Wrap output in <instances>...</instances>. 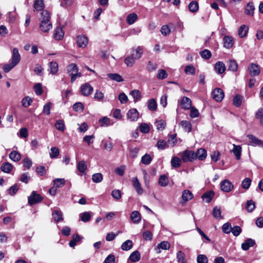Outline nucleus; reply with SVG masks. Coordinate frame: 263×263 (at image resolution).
I'll list each match as a JSON object with an SVG mask.
<instances>
[{
	"label": "nucleus",
	"instance_id": "nucleus-42",
	"mask_svg": "<svg viewBox=\"0 0 263 263\" xmlns=\"http://www.w3.org/2000/svg\"><path fill=\"white\" fill-rule=\"evenodd\" d=\"M129 95L133 97L135 102L139 100L141 98V92L138 90L135 89L131 91Z\"/></svg>",
	"mask_w": 263,
	"mask_h": 263
},
{
	"label": "nucleus",
	"instance_id": "nucleus-35",
	"mask_svg": "<svg viewBox=\"0 0 263 263\" xmlns=\"http://www.w3.org/2000/svg\"><path fill=\"white\" fill-rule=\"evenodd\" d=\"M107 76L111 80L117 82H121L124 81L121 76L118 73H108Z\"/></svg>",
	"mask_w": 263,
	"mask_h": 263
},
{
	"label": "nucleus",
	"instance_id": "nucleus-34",
	"mask_svg": "<svg viewBox=\"0 0 263 263\" xmlns=\"http://www.w3.org/2000/svg\"><path fill=\"white\" fill-rule=\"evenodd\" d=\"M50 15L49 12L46 10H43L41 13L40 21H45L46 22L50 21Z\"/></svg>",
	"mask_w": 263,
	"mask_h": 263
},
{
	"label": "nucleus",
	"instance_id": "nucleus-54",
	"mask_svg": "<svg viewBox=\"0 0 263 263\" xmlns=\"http://www.w3.org/2000/svg\"><path fill=\"white\" fill-rule=\"evenodd\" d=\"M232 227L230 223L227 222L222 226V231L224 233L229 234L232 231Z\"/></svg>",
	"mask_w": 263,
	"mask_h": 263
},
{
	"label": "nucleus",
	"instance_id": "nucleus-64",
	"mask_svg": "<svg viewBox=\"0 0 263 263\" xmlns=\"http://www.w3.org/2000/svg\"><path fill=\"white\" fill-rule=\"evenodd\" d=\"M197 263H208V259L205 255L200 254L197 257Z\"/></svg>",
	"mask_w": 263,
	"mask_h": 263
},
{
	"label": "nucleus",
	"instance_id": "nucleus-6",
	"mask_svg": "<svg viewBox=\"0 0 263 263\" xmlns=\"http://www.w3.org/2000/svg\"><path fill=\"white\" fill-rule=\"evenodd\" d=\"M233 186L232 183L227 179L224 180L220 183V189L224 192H230L233 189Z\"/></svg>",
	"mask_w": 263,
	"mask_h": 263
},
{
	"label": "nucleus",
	"instance_id": "nucleus-30",
	"mask_svg": "<svg viewBox=\"0 0 263 263\" xmlns=\"http://www.w3.org/2000/svg\"><path fill=\"white\" fill-rule=\"evenodd\" d=\"M255 8L252 2H249L246 6L245 12L247 15L253 16Z\"/></svg>",
	"mask_w": 263,
	"mask_h": 263
},
{
	"label": "nucleus",
	"instance_id": "nucleus-29",
	"mask_svg": "<svg viewBox=\"0 0 263 263\" xmlns=\"http://www.w3.org/2000/svg\"><path fill=\"white\" fill-rule=\"evenodd\" d=\"M9 156L10 159L15 162L18 161L21 159V155L20 153L16 151H13L11 152Z\"/></svg>",
	"mask_w": 263,
	"mask_h": 263
},
{
	"label": "nucleus",
	"instance_id": "nucleus-27",
	"mask_svg": "<svg viewBox=\"0 0 263 263\" xmlns=\"http://www.w3.org/2000/svg\"><path fill=\"white\" fill-rule=\"evenodd\" d=\"M53 218L56 222H58L63 220V214L61 211L54 210L52 213Z\"/></svg>",
	"mask_w": 263,
	"mask_h": 263
},
{
	"label": "nucleus",
	"instance_id": "nucleus-63",
	"mask_svg": "<svg viewBox=\"0 0 263 263\" xmlns=\"http://www.w3.org/2000/svg\"><path fill=\"white\" fill-rule=\"evenodd\" d=\"M54 185L56 187H61L65 184V181L64 179L58 178L54 180Z\"/></svg>",
	"mask_w": 263,
	"mask_h": 263
},
{
	"label": "nucleus",
	"instance_id": "nucleus-33",
	"mask_svg": "<svg viewBox=\"0 0 263 263\" xmlns=\"http://www.w3.org/2000/svg\"><path fill=\"white\" fill-rule=\"evenodd\" d=\"M50 73L54 74L57 73L59 69L58 64L55 62H51L49 63Z\"/></svg>",
	"mask_w": 263,
	"mask_h": 263
},
{
	"label": "nucleus",
	"instance_id": "nucleus-14",
	"mask_svg": "<svg viewBox=\"0 0 263 263\" xmlns=\"http://www.w3.org/2000/svg\"><path fill=\"white\" fill-rule=\"evenodd\" d=\"M21 60V56L18 52V50L14 48L12 51V57L11 58V63L14 65H16Z\"/></svg>",
	"mask_w": 263,
	"mask_h": 263
},
{
	"label": "nucleus",
	"instance_id": "nucleus-24",
	"mask_svg": "<svg viewBox=\"0 0 263 263\" xmlns=\"http://www.w3.org/2000/svg\"><path fill=\"white\" fill-rule=\"evenodd\" d=\"M233 148L232 150V153L236 157V159L239 160L240 158L241 153V147L240 145L233 144Z\"/></svg>",
	"mask_w": 263,
	"mask_h": 263
},
{
	"label": "nucleus",
	"instance_id": "nucleus-23",
	"mask_svg": "<svg viewBox=\"0 0 263 263\" xmlns=\"http://www.w3.org/2000/svg\"><path fill=\"white\" fill-rule=\"evenodd\" d=\"M141 255L138 251H135L131 253L129 259L133 262H138L140 260Z\"/></svg>",
	"mask_w": 263,
	"mask_h": 263
},
{
	"label": "nucleus",
	"instance_id": "nucleus-4",
	"mask_svg": "<svg viewBox=\"0 0 263 263\" xmlns=\"http://www.w3.org/2000/svg\"><path fill=\"white\" fill-rule=\"evenodd\" d=\"M247 137L249 139V144L253 146H258L263 148V141L258 139L252 135H248Z\"/></svg>",
	"mask_w": 263,
	"mask_h": 263
},
{
	"label": "nucleus",
	"instance_id": "nucleus-45",
	"mask_svg": "<svg viewBox=\"0 0 263 263\" xmlns=\"http://www.w3.org/2000/svg\"><path fill=\"white\" fill-rule=\"evenodd\" d=\"M77 169L81 173H84L87 169V165L86 162L82 160L77 162Z\"/></svg>",
	"mask_w": 263,
	"mask_h": 263
},
{
	"label": "nucleus",
	"instance_id": "nucleus-62",
	"mask_svg": "<svg viewBox=\"0 0 263 263\" xmlns=\"http://www.w3.org/2000/svg\"><path fill=\"white\" fill-rule=\"evenodd\" d=\"M159 184L161 186H166L168 184V179L165 175H161L159 179Z\"/></svg>",
	"mask_w": 263,
	"mask_h": 263
},
{
	"label": "nucleus",
	"instance_id": "nucleus-1",
	"mask_svg": "<svg viewBox=\"0 0 263 263\" xmlns=\"http://www.w3.org/2000/svg\"><path fill=\"white\" fill-rule=\"evenodd\" d=\"M67 71L71 76V83H73L77 78L82 76V74L78 72V67L75 64H69L67 67Z\"/></svg>",
	"mask_w": 263,
	"mask_h": 263
},
{
	"label": "nucleus",
	"instance_id": "nucleus-38",
	"mask_svg": "<svg viewBox=\"0 0 263 263\" xmlns=\"http://www.w3.org/2000/svg\"><path fill=\"white\" fill-rule=\"evenodd\" d=\"M214 196V192L212 191H210L203 194V195L202 196V198L205 202H206V203H209L211 201Z\"/></svg>",
	"mask_w": 263,
	"mask_h": 263
},
{
	"label": "nucleus",
	"instance_id": "nucleus-59",
	"mask_svg": "<svg viewBox=\"0 0 263 263\" xmlns=\"http://www.w3.org/2000/svg\"><path fill=\"white\" fill-rule=\"evenodd\" d=\"M251 183V180L249 178H246L241 182V187L246 190L248 189Z\"/></svg>",
	"mask_w": 263,
	"mask_h": 263
},
{
	"label": "nucleus",
	"instance_id": "nucleus-32",
	"mask_svg": "<svg viewBox=\"0 0 263 263\" xmlns=\"http://www.w3.org/2000/svg\"><path fill=\"white\" fill-rule=\"evenodd\" d=\"M99 123L102 127H107L111 125L110 119L107 117H103L100 119L99 120Z\"/></svg>",
	"mask_w": 263,
	"mask_h": 263
},
{
	"label": "nucleus",
	"instance_id": "nucleus-40",
	"mask_svg": "<svg viewBox=\"0 0 263 263\" xmlns=\"http://www.w3.org/2000/svg\"><path fill=\"white\" fill-rule=\"evenodd\" d=\"M133 246L132 240H127L124 241L121 245V249L124 251H128L130 250Z\"/></svg>",
	"mask_w": 263,
	"mask_h": 263
},
{
	"label": "nucleus",
	"instance_id": "nucleus-5",
	"mask_svg": "<svg viewBox=\"0 0 263 263\" xmlns=\"http://www.w3.org/2000/svg\"><path fill=\"white\" fill-rule=\"evenodd\" d=\"M212 97L217 102H221L223 99L224 92L221 88H216L212 92Z\"/></svg>",
	"mask_w": 263,
	"mask_h": 263
},
{
	"label": "nucleus",
	"instance_id": "nucleus-26",
	"mask_svg": "<svg viewBox=\"0 0 263 263\" xmlns=\"http://www.w3.org/2000/svg\"><path fill=\"white\" fill-rule=\"evenodd\" d=\"M143 53V49L142 47L138 46L135 50H133L131 54L136 59H139Z\"/></svg>",
	"mask_w": 263,
	"mask_h": 263
},
{
	"label": "nucleus",
	"instance_id": "nucleus-58",
	"mask_svg": "<svg viewBox=\"0 0 263 263\" xmlns=\"http://www.w3.org/2000/svg\"><path fill=\"white\" fill-rule=\"evenodd\" d=\"M32 102V100L29 97H26L24 98H23L22 100V105L24 107H29L31 105Z\"/></svg>",
	"mask_w": 263,
	"mask_h": 263
},
{
	"label": "nucleus",
	"instance_id": "nucleus-37",
	"mask_svg": "<svg viewBox=\"0 0 263 263\" xmlns=\"http://www.w3.org/2000/svg\"><path fill=\"white\" fill-rule=\"evenodd\" d=\"M180 124L184 131L188 133L191 131L192 125L189 121L183 120L180 122Z\"/></svg>",
	"mask_w": 263,
	"mask_h": 263
},
{
	"label": "nucleus",
	"instance_id": "nucleus-31",
	"mask_svg": "<svg viewBox=\"0 0 263 263\" xmlns=\"http://www.w3.org/2000/svg\"><path fill=\"white\" fill-rule=\"evenodd\" d=\"M82 237L78 234H74L72 236V239L69 242V245L72 248H74L77 242L81 241Z\"/></svg>",
	"mask_w": 263,
	"mask_h": 263
},
{
	"label": "nucleus",
	"instance_id": "nucleus-22",
	"mask_svg": "<svg viewBox=\"0 0 263 263\" xmlns=\"http://www.w3.org/2000/svg\"><path fill=\"white\" fill-rule=\"evenodd\" d=\"M193 198L192 193L187 190H184L182 193V199L184 202L192 199Z\"/></svg>",
	"mask_w": 263,
	"mask_h": 263
},
{
	"label": "nucleus",
	"instance_id": "nucleus-44",
	"mask_svg": "<svg viewBox=\"0 0 263 263\" xmlns=\"http://www.w3.org/2000/svg\"><path fill=\"white\" fill-rule=\"evenodd\" d=\"M12 167L13 166L11 163L6 162L1 166V170L5 173H9L11 171Z\"/></svg>",
	"mask_w": 263,
	"mask_h": 263
},
{
	"label": "nucleus",
	"instance_id": "nucleus-25",
	"mask_svg": "<svg viewBox=\"0 0 263 263\" xmlns=\"http://www.w3.org/2000/svg\"><path fill=\"white\" fill-rule=\"evenodd\" d=\"M195 155L197 156V158H198L200 160H204L207 156L206 151L204 148L198 149Z\"/></svg>",
	"mask_w": 263,
	"mask_h": 263
},
{
	"label": "nucleus",
	"instance_id": "nucleus-36",
	"mask_svg": "<svg viewBox=\"0 0 263 263\" xmlns=\"http://www.w3.org/2000/svg\"><path fill=\"white\" fill-rule=\"evenodd\" d=\"M138 18V15L135 13H132L127 15L126 17V22L129 25L134 24Z\"/></svg>",
	"mask_w": 263,
	"mask_h": 263
},
{
	"label": "nucleus",
	"instance_id": "nucleus-53",
	"mask_svg": "<svg viewBox=\"0 0 263 263\" xmlns=\"http://www.w3.org/2000/svg\"><path fill=\"white\" fill-rule=\"evenodd\" d=\"M49 154L51 158H57L60 154L59 149L55 146L51 147V152Z\"/></svg>",
	"mask_w": 263,
	"mask_h": 263
},
{
	"label": "nucleus",
	"instance_id": "nucleus-61",
	"mask_svg": "<svg viewBox=\"0 0 263 263\" xmlns=\"http://www.w3.org/2000/svg\"><path fill=\"white\" fill-rule=\"evenodd\" d=\"M184 71L186 74L193 75L195 73V69L193 65H189L185 67Z\"/></svg>",
	"mask_w": 263,
	"mask_h": 263
},
{
	"label": "nucleus",
	"instance_id": "nucleus-20",
	"mask_svg": "<svg viewBox=\"0 0 263 263\" xmlns=\"http://www.w3.org/2000/svg\"><path fill=\"white\" fill-rule=\"evenodd\" d=\"M249 30V27L246 25H241L238 31V35L240 37H245L247 35Z\"/></svg>",
	"mask_w": 263,
	"mask_h": 263
},
{
	"label": "nucleus",
	"instance_id": "nucleus-15",
	"mask_svg": "<svg viewBox=\"0 0 263 263\" xmlns=\"http://www.w3.org/2000/svg\"><path fill=\"white\" fill-rule=\"evenodd\" d=\"M223 41L224 47L227 49L231 48L233 46L234 43L233 38L232 36L229 35L225 36L223 37Z\"/></svg>",
	"mask_w": 263,
	"mask_h": 263
},
{
	"label": "nucleus",
	"instance_id": "nucleus-18",
	"mask_svg": "<svg viewBox=\"0 0 263 263\" xmlns=\"http://www.w3.org/2000/svg\"><path fill=\"white\" fill-rule=\"evenodd\" d=\"M215 69L218 74L223 73L226 70L224 64L221 61L216 62L215 64Z\"/></svg>",
	"mask_w": 263,
	"mask_h": 263
},
{
	"label": "nucleus",
	"instance_id": "nucleus-12",
	"mask_svg": "<svg viewBox=\"0 0 263 263\" xmlns=\"http://www.w3.org/2000/svg\"><path fill=\"white\" fill-rule=\"evenodd\" d=\"M133 185L137 193L139 195H142L143 193V190L142 188L140 183L137 177H134L132 180Z\"/></svg>",
	"mask_w": 263,
	"mask_h": 263
},
{
	"label": "nucleus",
	"instance_id": "nucleus-46",
	"mask_svg": "<svg viewBox=\"0 0 263 263\" xmlns=\"http://www.w3.org/2000/svg\"><path fill=\"white\" fill-rule=\"evenodd\" d=\"M136 59L132 54L124 59V63L128 67H132L135 63Z\"/></svg>",
	"mask_w": 263,
	"mask_h": 263
},
{
	"label": "nucleus",
	"instance_id": "nucleus-9",
	"mask_svg": "<svg viewBox=\"0 0 263 263\" xmlns=\"http://www.w3.org/2000/svg\"><path fill=\"white\" fill-rule=\"evenodd\" d=\"M180 105L184 109H189L192 107V101L188 97H184L180 101Z\"/></svg>",
	"mask_w": 263,
	"mask_h": 263
},
{
	"label": "nucleus",
	"instance_id": "nucleus-2",
	"mask_svg": "<svg viewBox=\"0 0 263 263\" xmlns=\"http://www.w3.org/2000/svg\"><path fill=\"white\" fill-rule=\"evenodd\" d=\"M197 158L195 153L192 151L186 150L183 152L182 160L183 162L192 161Z\"/></svg>",
	"mask_w": 263,
	"mask_h": 263
},
{
	"label": "nucleus",
	"instance_id": "nucleus-10",
	"mask_svg": "<svg viewBox=\"0 0 263 263\" xmlns=\"http://www.w3.org/2000/svg\"><path fill=\"white\" fill-rule=\"evenodd\" d=\"M92 91L93 88L88 83L84 84L81 87V91L83 96H88Z\"/></svg>",
	"mask_w": 263,
	"mask_h": 263
},
{
	"label": "nucleus",
	"instance_id": "nucleus-41",
	"mask_svg": "<svg viewBox=\"0 0 263 263\" xmlns=\"http://www.w3.org/2000/svg\"><path fill=\"white\" fill-rule=\"evenodd\" d=\"M188 7L190 12H196L199 9L198 3L196 1H192L189 4Z\"/></svg>",
	"mask_w": 263,
	"mask_h": 263
},
{
	"label": "nucleus",
	"instance_id": "nucleus-8",
	"mask_svg": "<svg viewBox=\"0 0 263 263\" xmlns=\"http://www.w3.org/2000/svg\"><path fill=\"white\" fill-rule=\"evenodd\" d=\"M77 43L79 47L85 48L88 44V40L86 36L80 35L77 37Z\"/></svg>",
	"mask_w": 263,
	"mask_h": 263
},
{
	"label": "nucleus",
	"instance_id": "nucleus-3",
	"mask_svg": "<svg viewBox=\"0 0 263 263\" xmlns=\"http://www.w3.org/2000/svg\"><path fill=\"white\" fill-rule=\"evenodd\" d=\"M43 200V197L40 195L36 194L35 191H33L31 194L28 197V203L30 205L36 204Z\"/></svg>",
	"mask_w": 263,
	"mask_h": 263
},
{
	"label": "nucleus",
	"instance_id": "nucleus-17",
	"mask_svg": "<svg viewBox=\"0 0 263 263\" xmlns=\"http://www.w3.org/2000/svg\"><path fill=\"white\" fill-rule=\"evenodd\" d=\"M170 247V243L168 241H163L157 245V248L156 249L157 250H159L158 251H157V253H159L161 252V251L160 250V249L167 250H169Z\"/></svg>",
	"mask_w": 263,
	"mask_h": 263
},
{
	"label": "nucleus",
	"instance_id": "nucleus-57",
	"mask_svg": "<svg viewBox=\"0 0 263 263\" xmlns=\"http://www.w3.org/2000/svg\"><path fill=\"white\" fill-rule=\"evenodd\" d=\"M242 97L239 95H236L233 99V104L236 106L239 107L241 105L242 103Z\"/></svg>",
	"mask_w": 263,
	"mask_h": 263
},
{
	"label": "nucleus",
	"instance_id": "nucleus-60",
	"mask_svg": "<svg viewBox=\"0 0 263 263\" xmlns=\"http://www.w3.org/2000/svg\"><path fill=\"white\" fill-rule=\"evenodd\" d=\"M103 179V175L101 173L94 174L92 176V180L95 183H99Z\"/></svg>",
	"mask_w": 263,
	"mask_h": 263
},
{
	"label": "nucleus",
	"instance_id": "nucleus-52",
	"mask_svg": "<svg viewBox=\"0 0 263 263\" xmlns=\"http://www.w3.org/2000/svg\"><path fill=\"white\" fill-rule=\"evenodd\" d=\"M246 208L249 212H252L255 208V202L252 200H248Z\"/></svg>",
	"mask_w": 263,
	"mask_h": 263
},
{
	"label": "nucleus",
	"instance_id": "nucleus-51",
	"mask_svg": "<svg viewBox=\"0 0 263 263\" xmlns=\"http://www.w3.org/2000/svg\"><path fill=\"white\" fill-rule=\"evenodd\" d=\"M91 216L90 214L87 212L82 213L80 214L81 220L84 222H86L89 221L91 219Z\"/></svg>",
	"mask_w": 263,
	"mask_h": 263
},
{
	"label": "nucleus",
	"instance_id": "nucleus-21",
	"mask_svg": "<svg viewBox=\"0 0 263 263\" xmlns=\"http://www.w3.org/2000/svg\"><path fill=\"white\" fill-rule=\"evenodd\" d=\"M130 219L134 223H138L141 220V215L139 212L134 211L131 213Z\"/></svg>",
	"mask_w": 263,
	"mask_h": 263
},
{
	"label": "nucleus",
	"instance_id": "nucleus-7",
	"mask_svg": "<svg viewBox=\"0 0 263 263\" xmlns=\"http://www.w3.org/2000/svg\"><path fill=\"white\" fill-rule=\"evenodd\" d=\"M248 70L252 77L259 75L260 70L259 66L254 63H251L248 67Z\"/></svg>",
	"mask_w": 263,
	"mask_h": 263
},
{
	"label": "nucleus",
	"instance_id": "nucleus-39",
	"mask_svg": "<svg viewBox=\"0 0 263 263\" xmlns=\"http://www.w3.org/2000/svg\"><path fill=\"white\" fill-rule=\"evenodd\" d=\"M147 108L151 111H155L157 109V104L154 99H151L147 102Z\"/></svg>",
	"mask_w": 263,
	"mask_h": 263
},
{
	"label": "nucleus",
	"instance_id": "nucleus-13",
	"mask_svg": "<svg viewBox=\"0 0 263 263\" xmlns=\"http://www.w3.org/2000/svg\"><path fill=\"white\" fill-rule=\"evenodd\" d=\"M40 28L44 32H47L50 30L52 25L50 22H46L45 21H40Z\"/></svg>",
	"mask_w": 263,
	"mask_h": 263
},
{
	"label": "nucleus",
	"instance_id": "nucleus-48",
	"mask_svg": "<svg viewBox=\"0 0 263 263\" xmlns=\"http://www.w3.org/2000/svg\"><path fill=\"white\" fill-rule=\"evenodd\" d=\"M177 259L178 263H186L185 259V254L181 251H179L177 253Z\"/></svg>",
	"mask_w": 263,
	"mask_h": 263
},
{
	"label": "nucleus",
	"instance_id": "nucleus-50",
	"mask_svg": "<svg viewBox=\"0 0 263 263\" xmlns=\"http://www.w3.org/2000/svg\"><path fill=\"white\" fill-rule=\"evenodd\" d=\"M55 126L58 130L62 132H64L65 129V126L63 120H57L55 123Z\"/></svg>",
	"mask_w": 263,
	"mask_h": 263
},
{
	"label": "nucleus",
	"instance_id": "nucleus-19",
	"mask_svg": "<svg viewBox=\"0 0 263 263\" xmlns=\"http://www.w3.org/2000/svg\"><path fill=\"white\" fill-rule=\"evenodd\" d=\"M255 244V240L248 238L243 243L241 244V248L245 251L249 249L251 247H253Z\"/></svg>",
	"mask_w": 263,
	"mask_h": 263
},
{
	"label": "nucleus",
	"instance_id": "nucleus-43",
	"mask_svg": "<svg viewBox=\"0 0 263 263\" xmlns=\"http://www.w3.org/2000/svg\"><path fill=\"white\" fill-rule=\"evenodd\" d=\"M34 9L36 11H41L44 8V4L43 0H35L34 3Z\"/></svg>",
	"mask_w": 263,
	"mask_h": 263
},
{
	"label": "nucleus",
	"instance_id": "nucleus-16",
	"mask_svg": "<svg viewBox=\"0 0 263 263\" xmlns=\"http://www.w3.org/2000/svg\"><path fill=\"white\" fill-rule=\"evenodd\" d=\"M64 32L61 27H57L53 33V37L56 40H61L63 39Z\"/></svg>",
	"mask_w": 263,
	"mask_h": 263
},
{
	"label": "nucleus",
	"instance_id": "nucleus-11",
	"mask_svg": "<svg viewBox=\"0 0 263 263\" xmlns=\"http://www.w3.org/2000/svg\"><path fill=\"white\" fill-rule=\"evenodd\" d=\"M139 117V112L135 108L130 109L127 113V119L131 121H136Z\"/></svg>",
	"mask_w": 263,
	"mask_h": 263
},
{
	"label": "nucleus",
	"instance_id": "nucleus-55",
	"mask_svg": "<svg viewBox=\"0 0 263 263\" xmlns=\"http://www.w3.org/2000/svg\"><path fill=\"white\" fill-rule=\"evenodd\" d=\"M167 73L166 71L162 69H159L157 74V78L159 79L163 80L166 78Z\"/></svg>",
	"mask_w": 263,
	"mask_h": 263
},
{
	"label": "nucleus",
	"instance_id": "nucleus-56",
	"mask_svg": "<svg viewBox=\"0 0 263 263\" xmlns=\"http://www.w3.org/2000/svg\"><path fill=\"white\" fill-rule=\"evenodd\" d=\"M181 165V160L177 157H174L172 159L171 165L173 167H178Z\"/></svg>",
	"mask_w": 263,
	"mask_h": 263
},
{
	"label": "nucleus",
	"instance_id": "nucleus-49",
	"mask_svg": "<svg viewBox=\"0 0 263 263\" xmlns=\"http://www.w3.org/2000/svg\"><path fill=\"white\" fill-rule=\"evenodd\" d=\"M213 215L217 219H222V217L221 216L220 208L217 206L215 207L213 210Z\"/></svg>",
	"mask_w": 263,
	"mask_h": 263
},
{
	"label": "nucleus",
	"instance_id": "nucleus-47",
	"mask_svg": "<svg viewBox=\"0 0 263 263\" xmlns=\"http://www.w3.org/2000/svg\"><path fill=\"white\" fill-rule=\"evenodd\" d=\"M152 161V158L151 156L147 154H145L141 158V162L142 163L145 165L149 164Z\"/></svg>",
	"mask_w": 263,
	"mask_h": 263
},
{
	"label": "nucleus",
	"instance_id": "nucleus-28",
	"mask_svg": "<svg viewBox=\"0 0 263 263\" xmlns=\"http://www.w3.org/2000/svg\"><path fill=\"white\" fill-rule=\"evenodd\" d=\"M228 70L235 72L238 69V64L235 60H230L228 63Z\"/></svg>",
	"mask_w": 263,
	"mask_h": 263
}]
</instances>
